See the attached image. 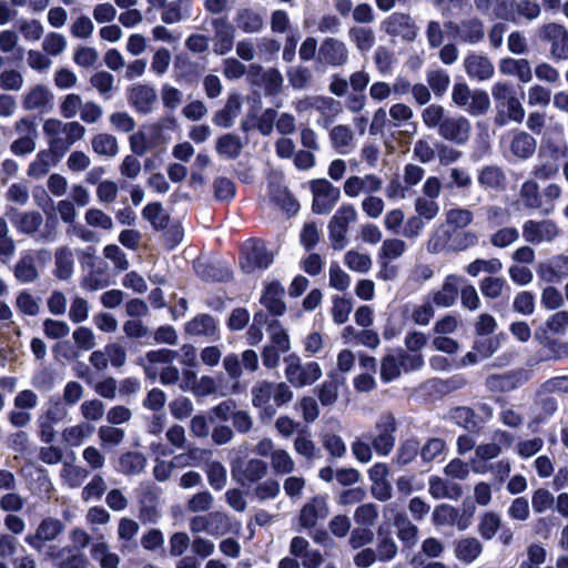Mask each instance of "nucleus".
Instances as JSON below:
<instances>
[{"instance_id": "1", "label": "nucleus", "mask_w": 568, "mask_h": 568, "mask_svg": "<svg viewBox=\"0 0 568 568\" xmlns=\"http://www.w3.org/2000/svg\"><path fill=\"white\" fill-rule=\"evenodd\" d=\"M491 95L496 103L495 124L504 126L509 122L521 123L524 121L525 109L510 83L505 81L494 83Z\"/></svg>"}, {"instance_id": "2", "label": "nucleus", "mask_w": 568, "mask_h": 568, "mask_svg": "<svg viewBox=\"0 0 568 568\" xmlns=\"http://www.w3.org/2000/svg\"><path fill=\"white\" fill-rule=\"evenodd\" d=\"M173 124L174 120L168 118L142 125L139 131L133 133L129 139L131 151L142 156L148 152L164 149L170 141V136L165 131Z\"/></svg>"}, {"instance_id": "3", "label": "nucleus", "mask_w": 568, "mask_h": 568, "mask_svg": "<svg viewBox=\"0 0 568 568\" xmlns=\"http://www.w3.org/2000/svg\"><path fill=\"white\" fill-rule=\"evenodd\" d=\"M358 219L353 204H342L328 222V237L333 250L341 251L348 244L349 225Z\"/></svg>"}, {"instance_id": "4", "label": "nucleus", "mask_w": 568, "mask_h": 568, "mask_svg": "<svg viewBox=\"0 0 568 568\" xmlns=\"http://www.w3.org/2000/svg\"><path fill=\"white\" fill-rule=\"evenodd\" d=\"M254 452L270 459L271 468L276 475H288L295 470L296 464L292 455L286 449L277 447L271 438L261 439Z\"/></svg>"}, {"instance_id": "5", "label": "nucleus", "mask_w": 568, "mask_h": 568, "mask_svg": "<svg viewBox=\"0 0 568 568\" xmlns=\"http://www.w3.org/2000/svg\"><path fill=\"white\" fill-rule=\"evenodd\" d=\"M284 362L286 379L295 387L312 385L322 376V368L316 362L303 365L296 355L287 356Z\"/></svg>"}, {"instance_id": "6", "label": "nucleus", "mask_w": 568, "mask_h": 568, "mask_svg": "<svg viewBox=\"0 0 568 568\" xmlns=\"http://www.w3.org/2000/svg\"><path fill=\"white\" fill-rule=\"evenodd\" d=\"M69 415L68 406L57 397H51L47 409L38 417L39 434L42 442L49 444L55 437L54 426Z\"/></svg>"}, {"instance_id": "7", "label": "nucleus", "mask_w": 568, "mask_h": 568, "mask_svg": "<svg viewBox=\"0 0 568 568\" xmlns=\"http://www.w3.org/2000/svg\"><path fill=\"white\" fill-rule=\"evenodd\" d=\"M311 192L313 195L312 210L316 214H328L341 197L339 187L326 179L311 181Z\"/></svg>"}, {"instance_id": "8", "label": "nucleus", "mask_w": 568, "mask_h": 568, "mask_svg": "<svg viewBox=\"0 0 568 568\" xmlns=\"http://www.w3.org/2000/svg\"><path fill=\"white\" fill-rule=\"evenodd\" d=\"M396 420L393 415H382L371 437L372 446L381 456H387L395 445Z\"/></svg>"}, {"instance_id": "9", "label": "nucleus", "mask_w": 568, "mask_h": 568, "mask_svg": "<svg viewBox=\"0 0 568 568\" xmlns=\"http://www.w3.org/2000/svg\"><path fill=\"white\" fill-rule=\"evenodd\" d=\"M272 262L273 256L267 252L263 243L248 241L243 245L240 265L245 273L266 268Z\"/></svg>"}, {"instance_id": "10", "label": "nucleus", "mask_w": 568, "mask_h": 568, "mask_svg": "<svg viewBox=\"0 0 568 568\" xmlns=\"http://www.w3.org/2000/svg\"><path fill=\"white\" fill-rule=\"evenodd\" d=\"M382 187L383 180L374 173L349 175L343 184L344 194L349 199L376 194Z\"/></svg>"}, {"instance_id": "11", "label": "nucleus", "mask_w": 568, "mask_h": 568, "mask_svg": "<svg viewBox=\"0 0 568 568\" xmlns=\"http://www.w3.org/2000/svg\"><path fill=\"white\" fill-rule=\"evenodd\" d=\"M267 469V464L262 459L251 458L246 462L239 459L232 464L231 474L239 484L248 486L264 478Z\"/></svg>"}, {"instance_id": "12", "label": "nucleus", "mask_w": 568, "mask_h": 568, "mask_svg": "<svg viewBox=\"0 0 568 568\" xmlns=\"http://www.w3.org/2000/svg\"><path fill=\"white\" fill-rule=\"evenodd\" d=\"M329 515L328 498L324 495L314 496L303 505L298 515L302 529H312L318 521L325 520Z\"/></svg>"}, {"instance_id": "13", "label": "nucleus", "mask_w": 568, "mask_h": 568, "mask_svg": "<svg viewBox=\"0 0 568 568\" xmlns=\"http://www.w3.org/2000/svg\"><path fill=\"white\" fill-rule=\"evenodd\" d=\"M561 151L550 143H542L538 153L537 163L534 166V175L540 180L554 178L559 171Z\"/></svg>"}, {"instance_id": "14", "label": "nucleus", "mask_w": 568, "mask_h": 568, "mask_svg": "<svg viewBox=\"0 0 568 568\" xmlns=\"http://www.w3.org/2000/svg\"><path fill=\"white\" fill-rule=\"evenodd\" d=\"M126 100L138 113L149 114L156 104L158 94L149 84L134 83L126 89Z\"/></svg>"}, {"instance_id": "15", "label": "nucleus", "mask_w": 568, "mask_h": 568, "mask_svg": "<svg viewBox=\"0 0 568 568\" xmlns=\"http://www.w3.org/2000/svg\"><path fill=\"white\" fill-rule=\"evenodd\" d=\"M560 231L551 220H528L523 224V237L531 244H540L554 241Z\"/></svg>"}, {"instance_id": "16", "label": "nucleus", "mask_w": 568, "mask_h": 568, "mask_svg": "<svg viewBox=\"0 0 568 568\" xmlns=\"http://www.w3.org/2000/svg\"><path fill=\"white\" fill-rule=\"evenodd\" d=\"M317 58L325 65L342 67L348 62L349 50L342 40L328 37L322 41Z\"/></svg>"}, {"instance_id": "17", "label": "nucleus", "mask_w": 568, "mask_h": 568, "mask_svg": "<svg viewBox=\"0 0 568 568\" xmlns=\"http://www.w3.org/2000/svg\"><path fill=\"white\" fill-rule=\"evenodd\" d=\"M53 101V92L44 84L29 88L21 98L22 108L26 111H39L40 113L51 111Z\"/></svg>"}, {"instance_id": "18", "label": "nucleus", "mask_w": 568, "mask_h": 568, "mask_svg": "<svg viewBox=\"0 0 568 568\" xmlns=\"http://www.w3.org/2000/svg\"><path fill=\"white\" fill-rule=\"evenodd\" d=\"M471 132V125L468 119L463 115H447L439 128L438 134L456 144H465Z\"/></svg>"}, {"instance_id": "19", "label": "nucleus", "mask_w": 568, "mask_h": 568, "mask_svg": "<svg viewBox=\"0 0 568 568\" xmlns=\"http://www.w3.org/2000/svg\"><path fill=\"white\" fill-rule=\"evenodd\" d=\"M64 529L61 520L55 518H45L38 526L33 535L26 537V542L33 549L41 550L45 542L54 540Z\"/></svg>"}, {"instance_id": "20", "label": "nucleus", "mask_w": 568, "mask_h": 568, "mask_svg": "<svg viewBox=\"0 0 568 568\" xmlns=\"http://www.w3.org/2000/svg\"><path fill=\"white\" fill-rule=\"evenodd\" d=\"M537 142L525 131H514L507 138V150L517 160H527L536 151Z\"/></svg>"}, {"instance_id": "21", "label": "nucleus", "mask_w": 568, "mask_h": 568, "mask_svg": "<svg viewBox=\"0 0 568 568\" xmlns=\"http://www.w3.org/2000/svg\"><path fill=\"white\" fill-rule=\"evenodd\" d=\"M541 37L551 42V54L557 60L568 59V33L556 23H549L541 28Z\"/></svg>"}, {"instance_id": "22", "label": "nucleus", "mask_w": 568, "mask_h": 568, "mask_svg": "<svg viewBox=\"0 0 568 568\" xmlns=\"http://www.w3.org/2000/svg\"><path fill=\"white\" fill-rule=\"evenodd\" d=\"M212 26L214 28L213 50L216 54L224 55L233 49L235 29L222 18L214 19Z\"/></svg>"}, {"instance_id": "23", "label": "nucleus", "mask_w": 568, "mask_h": 568, "mask_svg": "<svg viewBox=\"0 0 568 568\" xmlns=\"http://www.w3.org/2000/svg\"><path fill=\"white\" fill-rule=\"evenodd\" d=\"M465 71L469 78L477 81H486L493 78L495 67L485 55L473 53L465 58Z\"/></svg>"}, {"instance_id": "24", "label": "nucleus", "mask_w": 568, "mask_h": 568, "mask_svg": "<svg viewBox=\"0 0 568 568\" xmlns=\"http://www.w3.org/2000/svg\"><path fill=\"white\" fill-rule=\"evenodd\" d=\"M42 131L47 139L49 150L64 153L65 122L60 119L49 118L44 120Z\"/></svg>"}, {"instance_id": "25", "label": "nucleus", "mask_w": 568, "mask_h": 568, "mask_svg": "<svg viewBox=\"0 0 568 568\" xmlns=\"http://www.w3.org/2000/svg\"><path fill=\"white\" fill-rule=\"evenodd\" d=\"M332 146L341 154H348L355 149V133L349 125L337 124L329 130Z\"/></svg>"}, {"instance_id": "26", "label": "nucleus", "mask_w": 568, "mask_h": 568, "mask_svg": "<svg viewBox=\"0 0 568 568\" xmlns=\"http://www.w3.org/2000/svg\"><path fill=\"white\" fill-rule=\"evenodd\" d=\"M537 274L547 283H554L568 277V256H556L548 262L541 263L538 266Z\"/></svg>"}, {"instance_id": "27", "label": "nucleus", "mask_w": 568, "mask_h": 568, "mask_svg": "<svg viewBox=\"0 0 568 568\" xmlns=\"http://www.w3.org/2000/svg\"><path fill=\"white\" fill-rule=\"evenodd\" d=\"M458 284L459 278L456 275H448L442 287L434 291L428 298L438 307H450L457 300Z\"/></svg>"}, {"instance_id": "28", "label": "nucleus", "mask_w": 568, "mask_h": 568, "mask_svg": "<svg viewBox=\"0 0 568 568\" xmlns=\"http://www.w3.org/2000/svg\"><path fill=\"white\" fill-rule=\"evenodd\" d=\"M313 109L321 114L317 123L327 129L334 119L342 113V104L339 101L331 97H314Z\"/></svg>"}, {"instance_id": "29", "label": "nucleus", "mask_w": 568, "mask_h": 568, "mask_svg": "<svg viewBox=\"0 0 568 568\" xmlns=\"http://www.w3.org/2000/svg\"><path fill=\"white\" fill-rule=\"evenodd\" d=\"M385 31L392 36H400L407 40L416 37V28L412 18L405 13H393L385 22Z\"/></svg>"}, {"instance_id": "30", "label": "nucleus", "mask_w": 568, "mask_h": 568, "mask_svg": "<svg viewBox=\"0 0 568 568\" xmlns=\"http://www.w3.org/2000/svg\"><path fill=\"white\" fill-rule=\"evenodd\" d=\"M499 71L505 75L517 77L523 83L532 79L531 67L526 59L504 58L499 62Z\"/></svg>"}, {"instance_id": "31", "label": "nucleus", "mask_w": 568, "mask_h": 568, "mask_svg": "<svg viewBox=\"0 0 568 568\" xmlns=\"http://www.w3.org/2000/svg\"><path fill=\"white\" fill-rule=\"evenodd\" d=\"M10 221L18 232L22 234H32L42 225V215L37 211L13 212L10 214Z\"/></svg>"}, {"instance_id": "32", "label": "nucleus", "mask_w": 568, "mask_h": 568, "mask_svg": "<svg viewBox=\"0 0 568 568\" xmlns=\"http://www.w3.org/2000/svg\"><path fill=\"white\" fill-rule=\"evenodd\" d=\"M284 288L277 282H271L265 286L261 296V303L274 315H282L285 311L283 302Z\"/></svg>"}, {"instance_id": "33", "label": "nucleus", "mask_w": 568, "mask_h": 568, "mask_svg": "<svg viewBox=\"0 0 568 568\" xmlns=\"http://www.w3.org/2000/svg\"><path fill=\"white\" fill-rule=\"evenodd\" d=\"M474 3L478 11L489 18H511V0H474Z\"/></svg>"}, {"instance_id": "34", "label": "nucleus", "mask_w": 568, "mask_h": 568, "mask_svg": "<svg viewBox=\"0 0 568 568\" xmlns=\"http://www.w3.org/2000/svg\"><path fill=\"white\" fill-rule=\"evenodd\" d=\"M429 494L436 499H458L462 494V487L453 481L434 476L429 479Z\"/></svg>"}, {"instance_id": "35", "label": "nucleus", "mask_w": 568, "mask_h": 568, "mask_svg": "<svg viewBox=\"0 0 568 568\" xmlns=\"http://www.w3.org/2000/svg\"><path fill=\"white\" fill-rule=\"evenodd\" d=\"M449 30L455 29L459 38L468 43H477L484 38V26L481 21L471 19L462 22L459 26L449 22L447 24Z\"/></svg>"}, {"instance_id": "36", "label": "nucleus", "mask_w": 568, "mask_h": 568, "mask_svg": "<svg viewBox=\"0 0 568 568\" xmlns=\"http://www.w3.org/2000/svg\"><path fill=\"white\" fill-rule=\"evenodd\" d=\"M407 251V244L404 240L398 237L386 239L377 252V262L385 263L394 262L400 258Z\"/></svg>"}, {"instance_id": "37", "label": "nucleus", "mask_w": 568, "mask_h": 568, "mask_svg": "<svg viewBox=\"0 0 568 568\" xmlns=\"http://www.w3.org/2000/svg\"><path fill=\"white\" fill-rule=\"evenodd\" d=\"M13 274L21 283H33L39 278V272L34 265V254L32 252L22 254L14 265Z\"/></svg>"}, {"instance_id": "38", "label": "nucleus", "mask_w": 568, "mask_h": 568, "mask_svg": "<svg viewBox=\"0 0 568 568\" xmlns=\"http://www.w3.org/2000/svg\"><path fill=\"white\" fill-rule=\"evenodd\" d=\"M74 256L71 248L61 246L54 253V270L53 274L59 280H68L73 273Z\"/></svg>"}, {"instance_id": "39", "label": "nucleus", "mask_w": 568, "mask_h": 568, "mask_svg": "<svg viewBox=\"0 0 568 568\" xmlns=\"http://www.w3.org/2000/svg\"><path fill=\"white\" fill-rule=\"evenodd\" d=\"M139 529L140 526L135 520L126 517L120 519L118 526V539L122 541L120 546V551L122 554L125 551H132L136 547L133 539L138 535Z\"/></svg>"}, {"instance_id": "40", "label": "nucleus", "mask_w": 568, "mask_h": 568, "mask_svg": "<svg viewBox=\"0 0 568 568\" xmlns=\"http://www.w3.org/2000/svg\"><path fill=\"white\" fill-rule=\"evenodd\" d=\"M511 445V436L507 433H500L496 435V442L481 444L476 447L475 456L478 459L490 460L497 458L503 447H509Z\"/></svg>"}, {"instance_id": "41", "label": "nucleus", "mask_w": 568, "mask_h": 568, "mask_svg": "<svg viewBox=\"0 0 568 568\" xmlns=\"http://www.w3.org/2000/svg\"><path fill=\"white\" fill-rule=\"evenodd\" d=\"M91 146L95 154L108 159L119 153L118 139L110 133L95 134L91 140Z\"/></svg>"}, {"instance_id": "42", "label": "nucleus", "mask_w": 568, "mask_h": 568, "mask_svg": "<svg viewBox=\"0 0 568 568\" xmlns=\"http://www.w3.org/2000/svg\"><path fill=\"white\" fill-rule=\"evenodd\" d=\"M215 320L207 314H200L185 325V332L192 336H213L216 332Z\"/></svg>"}, {"instance_id": "43", "label": "nucleus", "mask_w": 568, "mask_h": 568, "mask_svg": "<svg viewBox=\"0 0 568 568\" xmlns=\"http://www.w3.org/2000/svg\"><path fill=\"white\" fill-rule=\"evenodd\" d=\"M53 560L58 568H88L89 560L82 552L74 551L70 548L60 549L53 556Z\"/></svg>"}, {"instance_id": "44", "label": "nucleus", "mask_w": 568, "mask_h": 568, "mask_svg": "<svg viewBox=\"0 0 568 568\" xmlns=\"http://www.w3.org/2000/svg\"><path fill=\"white\" fill-rule=\"evenodd\" d=\"M511 18H505L506 21L516 22L519 18L534 20L540 14V6L535 0H511Z\"/></svg>"}, {"instance_id": "45", "label": "nucleus", "mask_w": 568, "mask_h": 568, "mask_svg": "<svg viewBox=\"0 0 568 568\" xmlns=\"http://www.w3.org/2000/svg\"><path fill=\"white\" fill-rule=\"evenodd\" d=\"M146 466V458L143 454L128 452L119 459L118 470L124 475L133 476L141 474Z\"/></svg>"}, {"instance_id": "46", "label": "nucleus", "mask_w": 568, "mask_h": 568, "mask_svg": "<svg viewBox=\"0 0 568 568\" xmlns=\"http://www.w3.org/2000/svg\"><path fill=\"white\" fill-rule=\"evenodd\" d=\"M389 116L393 122V125L396 128L408 126L409 130H406L407 133L416 132V124L410 120L414 116V112L410 106L405 103H395L389 108Z\"/></svg>"}, {"instance_id": "47", "label": "nucleus", "mask_w": 568, "mask_h": 568, "mask_svg": "<svg viewBox=\"0 0 568 568\" xmlns=\"http://www.w3.org/2000/svg\"><path fill=\"white\" fill-rule=\"evenodd\" d=\"M378 541L376 546V554L378 560L390 561L393 560L398 551L397 544L394 538L383 528L379 527L377 530Z\"/></svg>"}, {"instance_id": "48", "label": "nucleus", "mask_w": 568, "mask_h": 568, "mask_svg": "<svg viewBox=\"0 0 568 568\" xmlns=\"http://www.w3.org/2000/svg\"><path fill=\"white\" fill-rule=\"evenodd\" d=\"M91 557L100 564L101 568H119L120 557L112 552L104 541H97L92 545Z\"/></svg>"}, {"instance_id": "49", "label": "nucleus", "mask_w": 568, "mask_h": 568, "mask_svg": "<svg viewBox=\"0 0 568 568\" xmlns=\"http://www.w3.org/2000/svg\"><path fill=\"white\" fill-rule=\"evenodd\" d=\"M343 262L351 271L362 274L368 273L373 266L371 255L357 250L347 251L344 254Z\"/></svg>"}, {"instance_id": "50", "label": "nucleus", "mask_w": 568, "mask_h": 568, "mask_svg": "<svg viewBox=\"0 0 568 568\" xmlns=\"http://www.w3.org/2000/svg\"><path fill=\"white\" fill-rule=\"evenodd\" d=\"M294 450L297 455L307 460H314L321 457V449L316 446L311 435L306 432H300L293 443Z\"/></svg>"}, {"instance_id": "51", "label": "nucleus", "mask_w": 568, "mask_h": 568, "mask_svg": "<svg viewBox=\"0 0 568 568\" xmlns=\"http://www.w3.org/2000/svg\"><path fill=\"white\" fill-rule=\"evenodd\" d=\"M94 432V427L88 423L69 426L62 432V439L69 446H80Z\"/></svg>"}, {"instance_id": "52", "label": "nucleus", "mask_w": 568, "mask_h": 568, "mask_svg": "<svg viewBox=\"0 0 568 568\" xmlns=\"http://www.w3.org/2000/svg\"><path fill=\"white\" fill-rule=\"evenodd\" d=\"M52 151L41 150L30 162L27 174L32 179H41L49 173L52 166Z\"/></svg>"}, {"instance_id": "53", "label": "nucleus", "mask_w": 568, "mask_h": 568, "mask_svg": "<svg viewBox=\"0 0 568 568\" xmlns=\"http://www.w3.org/2000/svg\"><path fill=\"white\" fill-rule=\"evenodd\" d=\"M348 38L361 53L368 52L375 44V34L369 28L353 27L348 30Z\"/></svg>"}, {"instance_id": "54", "label": "nucleus", "mask_w": 568, "mask_h": 568, "mask_svg": "<svg viewBox=\"0 0 568 568\" xmlns=\"http://www.w3.org/2000/svg\"><path fill=\"white\" fill-rule=\"evenodd\" d=\"M215 149L221 156L235 159L242 151V142L237 135L226 133L217 139Z\"/></svg>"}, {"instance_id": "55", "label": "nucleus", "mask_w": 568, "mask_h": 568, "mask_svg": "<svg viewBox=\"0 0 568 568\" xmlns=\"http://www.w3.org/2000/svg\"><path fill=\"white\" fill-rule=\"evenodd\" d=\"M483 547L476 538H464L456 544V557L464 562L474 561L481 552Z\"/></svg>"}, {"instance_id": "56", "label": "nucleus", "mask_w": 568, "mask_h": 568, "mask_svg": "<svg viewBox=\"0 0 568 568\" xmlns=\"http://www.w3.org/2000/svg\"><path fill=\"white\" fill-rule=\"evenodd\" d=\"M236 24L244 32L253 33L262 29L263 18L252 9H242L237 13Z\"/></svg>"}, {"instance_id": "57", "label": "nucleus", "mask_w": 568, "mask_h": 568, "mask_svg": "<svg viewBox=\"0 0 568 568\" xmlns=\"http://www.w3.org/2000/svg\"><path fill=\"white\" fill-rule=\"evenodd\" d=\"M205 473L210 486L214 490H222L227 481V471L223 464L213 460L206 464Z\"/></svg>"}, {"instance_id": "58", "label": "nucleus", "mask_w": 568, "mask_h": 568, "mask_svg": "<svg viewBox=\"0 0 568 568\" xmlns=\"http://www.w3.org/2000/svg\"><path fill=\"white\" fill-rule=\"evenodd\" d=\"M445 220L447 225L450 227L465 229L471 224L474 214L468 209L456 206L446 211Z\"/></svg>"}, {"instance_id": "59", "label": "nucleus", "mask_w": 568, "mask_h": 568, "mask_svg": "<svg viewBox=\"0 0 568 568\" xmlns=\"http://www.w3.org/2000/svg\"><path fill=\"white\" fill-rule=\"evenodd\" d=\"M68 45L67 38L58 32H49L44 36L42 41V50L49 57H58L62 54Z\"/></svg>"}, {"instance_id": "60", "label": "nucleus", "mask_w": 568, "mask_h": 568, "mask_svg": "<svg viewBox=\"0 0 568 568\" xmlns=\"http://www.w3.org/2000/svg\"><path fill=\"white\" fill-rule=\"evenodd\" d=\"M18 29L23 39L28 42H37L44 34L43 24L36 19H20L18 22Z\"/></svg>"}, {"instance_id": "61", "label": "nucleus", "mask_w": 568, "mask_h": 568, "mask_svg": "<svg viewBox=\"0 0 568 568\" xmlns=\"http://www.w3.org/2000/svg\"><path fill=\"white\" fill-rule=\"evenodd\" d=\"M403 371L398 354H388L382 359L381 377L388 383L399 377Z\"/></svg>"}, {"instance_id": "62", "label": "nucleus", "mask_w": 568, "mask_h": 568, "mask_svg": "<svg viewBox=\"0 0 568 568\" xmlns=\"http://www.w3.org/2000/svg\"><path fill=\"white\" fill-rule=\"evenodd\" d=\"M83 100L77 93H69L64 95L59 104V111L62 118L70 120L80 114Z\"/></svg>"}, {"instance_id": "63", "label": "nucleus", "mask_w": 568, "mask_h": 568, "mask_svg": "<svg viewBox=\"0 0 568 568\" xmlns=\"http://www.w3.org/2000/svg\"><path fill=\"white\" fill-rule=\"evenodd\" d=\"M84 221L89 226L99 227L105 231L113 230L112 217L101 209L90 207L85 211Z\"/></svg>"}, {"instance_id": "64", "label": "nucleus", "mask_w": 568, "mask_h": 568, "mask_svg": "<svg viewBox=\"0 0 568 568\" xmlns=\"http://www.w3.org/2000/svg\"><path fill=\"white\" fill-rule=\"evenodd\" d=\"M143 217L148 220L154 229H164L168 225L169 216L160 203H150L143 209Z\"/></svg>"}]
</instances>
